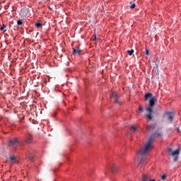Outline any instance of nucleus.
Masks as SVG:
<instances>
[{"label": "nucleus", "mask_w": 181, "mask_h": 181, "mask_svg": "<svg viewBox=\"0 0 181 181\" xmlns=\"http://www.w3.org/2000/svg\"><path fill=\"white\" fill-rule=\"evenodd\" d=\"M146 56H149V50L148 49H146Z\"/></svg>", "instance_id": "nucleus-24"}, {"label": "nucleus", "mask_w": 181, "mask_h": 181, "mask_svg": "<svg viewBox=\"0 0 181 181\" xmlns=\"http://www.w3.org/2000/svg\"><path fill=\"white\" fill-rule=\"evenodd\" d=\"M139 111L140 112H142L144 111V108H142V106H139Z\"/></svg>", "instance_id": "nucleus-21"}, {"label": "nucleus", "mask_w": 181, "mask_h": 181, "mask_svg": "<svg viewBox=\"0 0 181 181\" xmlns=\"http://www.w3.org/2000/svg\"><path fill=\"white\" fill-rule=\"evenodd\" d=\"M110 98H114L115 104H121V102H119L118 95H117V93H112Z\"/></svg>", "instance_id": "nucleus-6"}, {"label": "nucleus", "mask_w": 181, "mask_h": 181, "mask_svg": "<svg viewBox=\"0 0 181 181\" xmlns=\"http://www.w3.org/2000/svg\"><path fill=\"white\" fill-rule=\"evenodd\" d=\"M92 39L93 40H97V36L94 35Z\"/></svg>", "instance_id": "nucleus-25"}, {"label": "nucleus", "mask_w": 181, "mask_h": 181, "mask_svg": "<svg viewBox=\"0 0 181 181\" xmlns=\"http://www.w3.org/2000/svg\"><path fill=\"white\" fill-rule=\"evenodd\" d=\"M118 169H119V167L117 165H114L111 168V170H112V173H116V172L118 170Z\"/></svg>", "instance_id": "nucleus-13"}, {"label": "nucleus", "mask_w": 181, "mask_h": 181, "mask_svg": "<svg viewBox=\"0 0 181 181\" xmlns=\"http://www.w3.org/2000/svg\"><path fill=\"white\" fill-rule=\"evenodd\" d=\"M130 131H132V132H136V128H135L134 126H132L130 127Z\"/></svg>", "instance_id": "nucleus-17"}, {"label": "nucleus", "mask_w": 181, "mask_h": 181, "mask_svg": "<svg viewBox=\"0 0 181 181\" xmlns=\"http://www.w3.org/2000/svg\"><path fill=\"white\" fill-rule=\"evenodd\" d=\"M35 26L39 28H42V23H35Z\"/></svg>", "instance_id": "nucleus-20"}, {"label": "nucleus", "mask_w": 181, "mask_h": 181, "mask_svg": "<svg viewBox=\"0 0 181 181\" xmlns=\"http://www.w3.org/2000/svg\"><path fill=\"white\" fill-rule=\"evenodd\" d=\"M148 181H156V180H149Z\"/></svg>", "instance_id": "nucleus-28"}, {"label": "nucleus", "mask_w": 181, "mask_h": 181, "mask_svg": "<svg viewBox=\"0 0 181 181\" xmlns=\"http://www.w3.org/2000/svg\"><path fill=\"white\" fill-rule=\"evenodd\" d=\"M17 25H23V20H22V19L18 20Z\"/></svg>", "instance_id": "nucleus-16"}, {"label": "nucleus", "mask_w": 181, "mask_h": 181, "mask_svg": "<svg viewBox=\"0 0 181 181\" xmlns=\"http://www.w3.org/2000/svg\"><path fill=\"white\" fill-rule=\"evenodd\" d=\"M162 134L160 133H158L157 134H155L156 136H160Z\"/></svg>", "instance_id": "nucleus-26"}, {"label": "nucleus", "mask_w": 181, "mask_h": 181, "mask_svg": "<svg viewBox=\"0 0 181 181\" xmlns=\"http://www.w3.org/2000/svg\"><path fill=\"white\" fill-rule=\"evenodd\" d=\"M149 98H152V93H146L144 95V100L145 101H148V100H149Z\"/></svg>", "instance_id": "nucleus-12"}, {"label": "nucleus", "mask_w": 181, "mask_h": 181, "mask_svg": "<svg viewBox=\"0 0 181 181\" xmlns=\"http://www.w3.org/2000/svg\"><path fill=\"white\" fill-rule=\"evenodd\" d=\"M19 145V141L17 138H14L8 141V146H13V148H16Z\"/></svg>", "instance_id": "nucleus-5"}, {"label": "nucleus", "mask_w": 181, "mask_h": 181, "mask_svg": "<svg viewBox=\"0 0 181 181\" xmlns=\"http://www.w3.org/2000/svg\"><path fill=\"white\" fill-rule=\"evenodd\" d=\"M9 159H10L11 163H18V160L13 156H11L9 157Z\"/></svg>", "instance_id": "nucleus-11"}, {"label": "nucleus", "mask_w": 181, "mask_h": 181, "mask_svg": "<svg viewBox=\"0 0 181 181\" xmlns=\"http://www.w3.org/2000/svg\"><path fill=\"white\" fill-rule=\"evenodd\" d=\"M161 180H166V175H163V176H161Z\"/></svg>", "instance_id": "nucleus-22"}, {"label": "nucleus", "mask_w": 181, "mask_h": 181, "mask_svg": "<svg viewBox=\"0 0 181 181\" xmlns=\"http://www.w3.org/2000/svg\"><path fill=\"white\" fill-rule=\"evenodd\" d=\"M127 53H129V56H132L134 54V49L128 50Z\"/></svg>", "instance_id": "nucleus-19"}, {"label": "nucleus", "mask_w": 181, "mask_h": 181, "mask_svg": "<svg viewBox=\"0 0 181 181\" xmlns=\"http://www.w3.org/2000/svg\"><path fill=\"white\" fill-rule=\"evenodd\" d=\"M149 175H144L142 181H148V179H149Z\"/></svg>", "instance_id": "nucleus-18"}, {"label": "nucleus", "mask_w": 181, "mask_h": 181, "mask_svg": "<svg viewBox=\"0 0 181 181\" xmlns=\"http://www.w3.org/2000/svg\"><path fill=\"white\" fill-rule=\"evenodd\" d=\"M21 16L23 18H26V16H29V10L28 9H23L21 11Z\"/></svg>", "instance_id": "nucleus-9"}, {"label": "nucleus", "mask_w": 181, "mask_h": 181, "mask_svg": "<svg viewBox=\"0 0 181 181\" xmlns=\"http://www.w3.org/2000/svg\"><path fill=\"white\" fill-rule=\"evenodd\" d=\"M6 25L3 24L0 29L1 30H3V32H6Z\"/></svg>", "instance_id": "nucleus-15"}, {"label": "nucleus", "mask_w": 181, "mask_h": 181, "mask_svg": "<svg viewBox=\"0 0 181 181\" xmlns=\"http://www.w3.org/2000/svg\"><path fill=\"white\" fill-rule=\"evenodd\" d=\"M48 8L49 9V11H52L53 10V8H52V7H49Z\"/></svg>", "instance_id": "nucleus-27"}, {"label": "nucleus", "mask_w": 181, "mask_h": 181, "mask_svg": "<svg viewBox=\"0 0 181 181\" xmlns=\"http://www.w3.org/2000/svg\"><path fill=\"white\" fill-rule=\"evenodd\" d=\"M155 128H156V124H154L153 125H148L146 129L147 131H148V132H151V131H153Z\"/></svg>", "instance_id": "nucleus-10"}, {"label": "nucleus", "mask_w": 181, "mask_h": 181, "mask_svg": "<svg viewBox=\"0 0 181 181\" xmlns=\"http://www.w3.org/2000/svg\"><path fill=\"white\" fill-rule=\"evenodd\" d=\"M26 159H29V160H30L31 162H33V156L30 154H28L26 156Z\"/></svg>", "instance_id": "nucleus-14"}, {"label": "nucleus", "mask_w": 181, "mask_h": 181, "mask_svg": "<svg viewBox=\"0 0 181 181\" xmlns=\"http://www.w3.org/2000/svg\"><path fill=\"white\" fill-rule=\"evenodd\" d=\"M180 151V150L179 148H177L175 151H172V148H168V152L169 153H171L172 156H175L174 159H173L174 162H177V160L179 159V156H177V155L179 154Z\"/></svg>", "instance_id": "nucleus-3"}, {"label": "nucleus", "mask_w": 181, "mask_h": 181, "mask_svg": "<svg viewBox=\"0 0 181 181\" xmlns=\"http://www.w3.org/2000/svg\"><path fill=\"white\" fill-rule=\"evenodd\" d=\"M153 143V136H151L148 141L145 144L144 146L140 148L137 155H140V156H144L146 153H148V152H149V149L152 148Z\"/></svg>", "instance_id": "nucleus-2"}, {"label": "nucleus", "mask_w": 181, "mask_h": 181, "mask_svg": "<svg viewBox=\"0 0 181 181\" xmlns=\"http://www.w3.org/2000/svg\"><path fill=\"white\" fill-rule=\"evenodd\" d=\"M165 117H167V119L170 122V124L173 122V118L175 117V115H173V113H170V112L166 113Z\"/></svg>", "instance_id": "nucleus-7"}, {"label": "nucleus", "mask_w": 181, "mask_h": 181, "mask_svg": "<svg viewBox=\"0 0 181 181\" xmlns=\"http://www.w3.org/2000/svg\"><path fill=\"white\" fill-rule=\"evenodd\" d=\"M130 8H131V9L135 8V4H132L130 6Z\"/></svg>", "instance_id": "nucleus-23"}, {"label": "nucleus", "mask_w": 181, "mask_h": 181, "mask_svg": "<svg viewBox=\"0 0 181 181\" xmlns=\"http://www.w3.org/2000/svg\"><path fill=\"white\" fill-rule=\"evenodd\" d=\"M158 101L156 97H153L149 100V106L146 108V111L148 114L146 115V118L147 121H152V113L153 112V107H155V103Z\"/></svg>", "instance_id": "nucleus-1"}, {"label": "nucleus", "mask_w": 181, "mask_h": 181, "mask_svg": "<svg viewBox=\"0 0 181 181\" xmlns=\"http://www.w3.org/2000/svg\"><path fill=\"white\" fill-rule=\"evenodd\" d=\"M33 141V135L30 133H28L24 138V142H25V144H32Z\"/></svg>", "instance_id": "nucleus-4"}, {"label": "nucleus", "mask_w": 181, "mask_h": 181, "mask_svg": "<svg viewBox=\"0 0 181 181\" xmlns=\"http://www.w3.org/2000/svg\"><path fill=\"white\" fill-rule=\"evenodd\" d=\"M80 53H81V49H80V48L78 47H76L75 48L72 49V54L74 56L79 55Z\"/></svg>", "instance_id": "nucleus-8"}, {"label": "nucleus", "mask_w": 181, "mask_h": 181, "mask_svg": "<svg viewBox=\"0 0 181 181\" xmlns=\"http://www.w3.org/2000/svg\"><path fill=\"white\" fill-rule=\"evenodd\" d=\"M177 131H178V132H180V129H179V128H177Z\"/></svg>", "instance_id": "nucleus-29"}]
</instances>
